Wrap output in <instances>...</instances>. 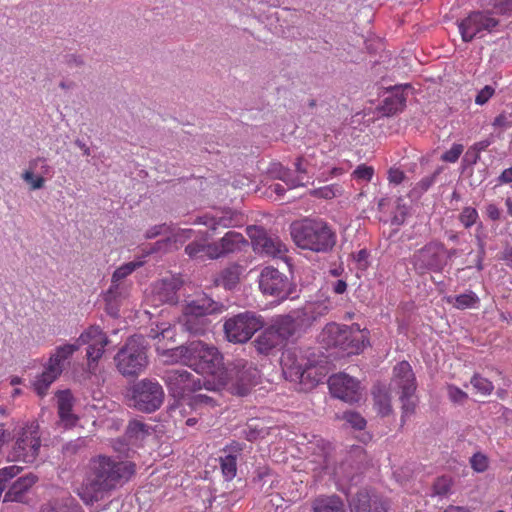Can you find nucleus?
<instances>
[{
	"label": "nucleus",
	"instance_id": "nucleus-39",
	"mask_svg": "<svg viewBox=\"0 0 512 512\" xmlns=\"http://www.w3.org/2000/svg\"><path fill=\"white\" fill-rule=\"evenodd\" d=\"M314 446L319 447L320 452L319 454L315 455V457L311 459L310 462L317 465V467L314 468L315 470L317 468L327 469L329 445L324 443L322 439H315V443H310L308 449L314 451Z\"/></svg>",
	"mask_w": 512,
	"mask_h": 512
},
{
	"label": "nucleus",
	"instance_id": "nucleus-35",
	"mask_svg": "<svg viewBox=\"0 0 512 512\" xmlns=\"http://www.w3.org/2000/svg\"><path fill=\"white\" fill-rule=\"evenodd\" d=\"M61 374L54 371L49 366L45 365L44 371L36 377L33 382L35 392L43 397L46 395L50 385L60 376Z\"/></svg>",
	"mask_w": 512,
	"mask_h": 512
},
{
	"label": "nucleus",
	"instance_id": "nucleus-33",
	"mask_svg": "<svg viewBox=\"0 0 512 512\" xmlns=\"http://www.w3.org/2000/svg\"><path fill=\"white\" fill-rule=\"evenodd\" d=\"M242 274V267L238 264H232L224 268L215 279L217 285L226 289H233L239 282Z\"/></svg>",
	"mask_w": 512,
	"mask_h": 512
},
{
	"label": "nucleus",
	"instance_id": "nucleus-13",
	"mask_svg": "<svg viewBox=\"0 0 512 512\" xmlns=\"http://www.w3.org/2000/svg\"><path fill=\"white\" fill-rule=\"evenodd\" d=\"M75 343L78 349L83 345L87 346L88 369L90 372H94L98 360L102 357L105 347L109 343L108 337L99 326H90L80 334Z\"/></svg>",
	"mask_w": 512,
	"mask_h": 512
},
{
	"label": "nucleus",
	"instance_id": "nucleus-5",
	"mask_svg": "<svg viewBox=\"0 0 512 512\" xmlns=\"http://www.w3.org/2000/svg\"><path fill=\"white\" fill-rule=\"evenodd\" d=\"M319 341L324 347L338 349L345 355L359 354L366 346V337L358 328L337 323L327 324L319 335Z\"/></svg>",
	"mask_w": 512,
	"mask_h": 512
},
{
	"label": "nucleus",
	"instance_id": "nucleus-18",
	"mask_svg": "<svg viewBox=\"0 0 512 512\" xmlns=\"http://www.w3.org/2000/svg\"><path fill=\"white\" fill-rule=\"evenodd\" d=\"M153 251L154 250L148 251L145 255L138 257L134 261L121 265L114 271L111 279V286L106 293L107 301H113L125 295L126 288L122 281L136 269L142 267L145 264L144 258Z\"/></svg>",
	"mask_w": 512,
	"mask_h": 512
},
{
	"label": "nucleus",
	"instance_id": "nucleus-50",
	"mask_svg": "<svg viewBox=\"0 0 512 512\" xmlns=\"http://www.w3.org/2000/svg\"><path fill=\"white\" fill-rule=\"evenodd\" d=\"M343 419L348 423L352 428L357 430H362L366 426V420L357 412L347 411L343 414Z\"/></svg>",
	"mask_w": 512,
	"mask_h": 512
},
{
	"label": "nucleus",
	"instance_id": "nucleus-1",
	"mask_svg": "<svg viewBox=\"0 0 512 512\" xmlns=\"http://www.w3.org/2000/svg\"><path fill=\"white\" fill-rule=\"evenodd\" d=\"M162 353L172 362H181L198 374L211 376L212 380L204 381L207 390L219 391L228 383L229 373L224 367L223 356L213 345L194 340Z\"/></svg>",
	"mask_w": 512,
	"mask_h": 512
},
{
	"label": "nucleus",
	"instance_id": "nucleus-32",
	"mask_svg": "<svg viewBox=\"0 0 512 512\" xmlns=\"http://www.w3.org/2000/svg\"><path fill=\"white\" fill-rule=\"evenodd\" d=\"M312 508L314 512H346L343 501L335 495L316 498Z\"/></svg>",
	"mask_w": 512,
	"mask_h": 512
},
{
	"label": "nucleus",
	"instance_id": "nucleus-9",
	"mask_svg": "<svg viewBox=\"0 0 512 512\" xmlns=\"http://www.w3.org/2000/svg\"><path fill=\"white\" fill-rule=\"evenodd\" d=\"M263 326L264 320L260 315L246 311L228 318L223 328L229 342L246 343Z\"/></svg>",
	"mask_w": 512,
	"mask_h": 512
},
{
	"label": "nucleus",
	"instance_id": "nucleus-52",
	"mask_svg": "<svg viewBox=\"0 0 512 512\" xmlns=\"http://www.w3.org/2000/svg\"><path fill=\"white\" fill-rule=\"evenodd\" d=\"M464 146L454 143L449 150L442 154L441 160L447 163H455L463 153Z\"/></svg>",
	"mask_w": 512,
	"mask_h": 512
},
{
	"label": "nucleus",
	"instance_id": "nucleus-20",
	"mask_svg": "<svg viewBox=\"0 0 512 512\" xmlns=\"http://www.w3.org/2000/svg\"><path fill=\"white\" fill-rule=\"evenodd\" d=\"M390 387L399 394L415 393L416 377L407 361L399 362L394 366Z\"/></svg>",
	"mask_w": 512,
	"mask_h": 512
},
{
	"label": "nucleus",
	"instance_id": "nucleus-54",
	"mask_svg": "<svg viewBox=\"0 0 512 512\" xmlns=\"http://www.w3.org/2000/svg\"><path fill=\"white\" fill-rule=\"evenodd\" d=\"M447 393H448L449 399L452 402L457 403V404H462L468 398L467 393L455 385H448Z\"/></svg>",
	"mask_w": 512,
	"mask_h": 512
},
{
	"label": "nucleus",
	"instance_id": "nucleus-4",
	"mask_svg": "<svg viewBox=\"0 0 512 512\" xmlns=\"http://www.w3.org/2000/svg\"><path fill=\"white\" fill-rule=\"evenodd\" d=\"M290 229L294 243L301 249L325 253L336 243L335 233L320 219H303L293 223Z\"/></svg>",
	"mask_w": 512,
	"mask_h": 512
},
{
	"label": "nucleus",
	"instance_id": "nucleus-41",
	"mask_svg": "<svg viewBox=\"0 0 512 512\" xmlns=\"http://www.w3.org/2000/svg\"><path fill=\"white\" fill-rule=\"evenodd\" d=\"M220 467L225 479L232 480L236 476L237 472V457L232 454L221 456Z\"/></svg>",
	"mask_w": 512,
	"mask_h": 512
},
{
	"label": "nucleus",
	"instance_id": "nucleus-30",
	"mask_svg": "<svg viewBox=\"0 0 512 512\" xmlns=\"http://www.w3.org/2000/svg\"><path fill=\"white\" fill-rule=\"evenodd\" d=\"M282 344L279 336H277L271 326L263 330L254 340L256 350L264 355L269 354L274 348Z\"/></svg>",
	"mask_w": 512,
	"mask_h": 512
},
{
	"label": "nucleus",
	"instance_id": "nucleus-43",
	"mask_svg": "<svg viewBox=\"0 0 512 512\" xmlns=\"http://www.w3.org/2000/svg\"><path fill=\"white\" fill-rule=\"evenodd\" d=\"M188 404L192 409L199 410L202 414L204 409L213 408L215 401L211 397L199 393L189 398Z\"/></svg>",
	"mask_w": 512,
	"mask_h": 512
},
{
	"label": "nucleus",
	"instance_id": "nucleus-62",
	"mask_svg": "<svg viewBox=\"0 0 512 512\" xmlns=\"http://www.w3.org/2000/svg\"><path fill=\"white\" fill-rule=\"evenodd\" d=\"M405 179V174L398 168H391L388 172V180L393 184H400Z\"/></svg>",
	"mask_w": 512,
	"mask_h": 512
},
{
	"label": "nucleus",
	"instance_id": "nucleus-7",
	"mask_svg": "<svg viewBox=\"0 0 512 512\" xmlns=\"http://www.w3.org/2000/svg\"><path fill=\"white\" fill-rule=\"evenodd\" d=\"M221 311L217 302L206 295L188 301L182 309L179 322L191 334H202L206 330V316Z\"/></svg>",
	"mask_w": 512,
	"mask_h": 512
},
{
	"label": "nucleus",
	"instance_id": "nucleus-28",
	"mask_svg": "<svg viewBox=\"0 0 512 512\" xmlns=\"http://www.w3.org/2000/svg\"><path fill=\"white\" fill-rule=\"evenodd\" d=\"M328 306L321 302L306 304L303 308L294 312L301 325L309 326L321 316L327 314Z\"/></svg>",
	"mask_w": 512,
	"mask_h": 512
},
{
	"label": "nucleus",
	"instance_id": "nucleus-51",
	"mask_svg": "<svg viewBox=\"0 0 512 512\" xmlns=\"http://www.w3.org/2000/svg\"><path fill=\"white\" fill-rule=\"evenodd\" d=\"M470 465L475 472L482 473L487 470L489 466V459L482 453H475L470 458Z\"/></svg>",
	"mask_w": 512,
	"mask_h": 512
},
{
	"label": "nucleus",
	"instance_id": "nucleus-53",
	"mask_svg": "<svg viewBox=\"0 0 512 512\" xmlns=\"http://www.w3.org/2000/svg\"><path fill=\"white\" fill-rule=\"evenodd\" d=\"M23 179L30 184L33 190L41 189L44 186L45 179L42 176H37L30 169L23 173Z\"/></svg>",
	"mask_w": 512,
	"mask_h": 512
},
{
	"label": "nucleus",
	"instance_id": "nucleus-15",
	"mask_svg": "<svg viewBox=\"0 0 512 512\" xmlns=\"http://www.w3.org/2000/svg\"><path fill=\"white\" fill-rule=\"evenodd\" d=\"M164 379L169 391L175 398H184L204 386L200 377H195L184 369L168 370Z\"/></svg>",
	"mask_w": 512,
	"mask_h": 512
},
{
	"label": "nucleus",
	"instance_id": "nucleus-11",
	"mask_svg": "<svg viewBox=\"0 0 512 512\" xmlns=\"http://www.w3.org/2000/svg\"><path fill=\"white\" fill-rule=\"evenodd\" d=\"M259 288L264 295L272 296L279 302L286 300L295 290L291 280L273 267H265L261 271Z\"/></svg>",
	"mask_w": 512,
	"mask_h": 512
},
{
	"label": "nucleus",
	"instance_id": "nucleus-60",
	"mask_svg": "<svg viewBox=\"0 0 512 512\" xmlns=\"http://www.w3.org/2000/svg\"><path fill=\"white\" fill-rule=\"evenodd\" d=\"M192 233H193L192 229H178L177 231H175L173 233L172 238L171 237L167 238V241H171L173 239V241L175 243L176 242L183 243L185 240L191 238Z\"/></svg>",
	"mask_w": 512,
	"mask_h": 512
},
{
	"label": "nucleus",
	"instance_id": "nucleus-27",
	"mask_svg": "<svg viewBox=\"0 0 512 512\" xmlns=\"http://www.w3.org/2000/svg\"><path fill=\"white\" fill-rule=\"evenodd\" d=\"M77 350L78 346L75 342L57 346L54 352L50 355L46 365L61 374L64 369L65 361L68 360Z\"/></svg>",
	"mask_w": 512,
	"mask_h": 512
},
{
	"label": "nucleus",
	"instance_id": "nucleus-57",
	"mask_svg": "<svg viewBox=\"0 0 512 512\" xmlns=\"http://www.w3.org/2000/svg\"><path fill=\"white\" fill-rule=\"evenodd\" d=\"M494 93L495 89L490 85H486L476 95L475 103L477 105H484L494 95Z\"/></svg>",
	"mask_w": 512,
	"mask_h": 512
},
{
	"label": "nucleus",
	"instance_id": "nucleus-24",
	"mask_svg": "<svg viewBox=\"0 0 512 512\" xmlns=\"http://www.w3.org/2000/svg\"><path fill=\"white\" fill-rule=\"evenodd\" d=\"M351 512H386L381 499L370 495L367 491H360L349 500Z\"/></svg>",
	"mask_w": 512,
	"mask_h": 512
},
{
	"label": "nucleus",
	"instance_id": "nucleus-37",
	"mask_svg": "<svg viewBox=\"0 0 512 512\" xmlns=\"http://www.w3.org/2000/svg\"><path fill=\"white\" fill-rule=\"evenodd\" d=\"M175 328L170 322H156L151 326L148 336L152 339L174 340Z\"/></svg>",
	"mask_w": 512,
	"mask_h": 512
},
{
	"label": "nucleus",
	"instance_id": "nucleus-61",
	"mask_svg": "<svg viewBox=\"0 0 512 512\" xmlns=\"http://www.w3.org/2000/svg\"><path fill=\"white\" fill-rule=\"evenodd\" d=\"M492 125L494 127H499V128H503V129L511 127L512 126V121H510V115H508L506 113L499 114L494 119Z\"/></svg>",
	"mask_w": 512,
	"mask_h": 512
},
{
	"label": "nucleus",
	"instance_id": "nucleus-59",
	"mask_svg": "<svg viewBox=\"0 0 512 512\" xmlns=\"http://www.w3.org/2000/svg\"><path fill=\"white\" fill-rule=\"evenodd\" d=\"M169 230L170 228L166 224L155 225L146 231L145 237L152 239L159 235L166 234Z\"/></svg>",
	"mask_w": 512,
	"mask_h": 512
},
{
	"label": "nucleus",
	"instance_id": "nucleus-47",
	"mask_svg": "<svg viewBox=\"0 0 512 512\" xmlns=\"http://www.w3.org/2000/svg\"><path fill=\"white\" fill-rule=\"evenodd\" d=\"M474 389L482 395H490L494 389V385L488 379L476 374L471 379Z\"/></svg>",
	"mask_w": 512,
	"mask_h": 512
},
{
	"label": "nucleus",
	"instance_id": "nucleus-56",
	"mask_svg": "<svg viewBox=\"0 0 512 512\" xmlns=\"http://www.w3.org/2000/svg\"><path fill=\"white\" fill-rule=\"evenodd\" d=\"M373 173L374 170L372 167L360 165L354 170L353 176L357 180L370 181L373 176Z\"/></svg>",
	"mask_w": 512,
	"mask_h": 512
},
{
	"label": "nucleus",
	"instance_id": "nucleus-36",
	"mask_svg": "<svg viewBox=\"0 0 512 512\" xmlns=\"http://www.w3.org/2000/svg\"><path fill=\"white\" fill-rule=\"evenodd\" d=\"M406 103V98L403 93L398 89L395 90L391 95L387 96L383 103V111L385 114H395L401 111Z\"/></svg>",
	"mask_w": 512,
	"mask_h": 512
},
{
	"label": "nucleus",
	"instance_id": "nucleus-42",
	"mask_svg": "<svg viewBox=\"0 0 512 512\" xmlns=\"http://www.w3.org/2000/svg\"><path fill=\"white\" fill-rule=\"evenodd\" d=\"M440 170L432 175L422 178L410 191L409 196L414 199L420 198L436 181L437 175Z\"/></svg>",
	"mask_w": 512,
	"mask_h": 512
},
{
	"label": "nucleus",
	"instance_id": "nucleus-21",
	"mask_svg": "<svg viewBox=\"0 0 512 512\" xmlns=\"http://www.w3.org/2000/svg\"><path fill=\"white\" fill-rule=\"evenodd\" d=\"M193 224L204 225L211 230H216L219 227L229 228L239 226L241 224V217L238 213L231 210L216 211L213 214L207 213L198 216Z\"/></svg>",
	"mask_w": 512,
	"mask_h": 512
},
{
	"label": "nucleus",
	"instance_id": "nucleus-58",
	"mask_svg": "<svg viewBox=\"0 0 512 512\" xmlns=\"http://www.w3.org/2000/svg\"><path fill=\"white\" fill-rule=\"evenodd\" d=\"M309 161H308V158L307 157H301L297 160V162L295 163V167H296V172H297V175H302L305 177V182L306 184L309 183V176L307 175L308 174V171H307V166L309 165Z\"/></svg>",
	"mask_w": 512,
	"mask_h": 512
},
{
	"label": "nucleus",
	"instance_id": "nucleus-31",
	"mask_svg": "<svg viewBox=\"0 0 512 512\" xmlns=\"http://www.w3.org/2000/svg\"><path fill=\"white\" fill-rule=\"evenodd\" d=\"M270 173L274 178L282 180L289 189L306 185L304 176L294 175L291 170L286 169L281 164H273Z\"/></svg>",
	"mask_w": 512,
	"mask_h": 512
},
{
	"label": "nucleus",
	"instance_id": "nucleus-45",
	"mask_svg": "<svg viewBox=\"0 0 512 512\" xmlns=\"http://www.w3.org/2000/svg\"><path fill=\"white\" fill-rule=\"evenodd\" d=\"M310 194L318 198L332 199L342 194V188L340 185L331 184L314 189L310 192Z\"/></svg>",
	"mask_w": 512,
	"mask_h": 512
},
{
	"label": "nucleus",
	"instance_id": "nucleus-26",
	"mask_svg": "<svg viewBox=\"0 0 512 512\" xmlns=\"http://www.w3.org/2000/svg\"><path fill=\"white\" fill-rule=\"evenodd\" d=\"M299 324L297 315H281L273 319L270 326L284 343L294 335Z\"/></svg>",
	"mask_w": 512,
	"mask_h": 512
},
{
	"label": "nucleus",
	"instance_id": "nucleus-40",
	"mask_svg": "<svg viewBox=\"0 0 512 512\" xmlns=\"http://www.w3.org/2000/svg\"><path fill=\"white\" fill-rule=\"evenodd\" d=\"M399 398L402 403L401 421L404 423L408 418H410L415 413L417 406V398L415 397V393H403L400 394Z\"/></svg>",
	"mask_w": 512,
	"mask_h": 512
},
{
	"label": "nucleus",
	"instance_id": "nucleus-55",
	"mask_svg": "<svg viewBox=\"0 0 512 512\" xmlns=\"http://www.w3.org/2000/svg\"><path fill=\"white\" fill-rule=\"evenodd\" d=\"M450 489H451V480L446 477L438 478L433 485L434 494L438 495V496L446 495L450 491Z\"/></svg>",
	"mask_w": 512,
	"mask_h": 512
},
{
	"label": "nucleus",
	"instance_id": "nucleus-38",
	"mask_svg": "<svg viewBox=\"0 0 512 512\" xmlns=\"http://www.w3.org/2000/svg\"><path fill=\"white\" fill-rule=\"evenodd\" d=\"M457 309L475 308L479 303V297L473 291H467L448 300Z\"/></svg>",
	"mask_w": 512,
	"mask_h": 512
},
{
	"label": "nucleus",
	"instance_id": "nucleus-46",
	"mask_svg": "<svg viewBox=\"0 0 512 512\" xmlns=\"http://www.w3.org/2000/svg\"><path fill=\"white\" fill-rule=\"evenodd\" d=\"M257 370L252 366H249L245 371H243L240 375L241 385L239 387V394L244 395L247 393L250 385L255 383L257 377Z\"/></svg>",
	"mask_w": 512,
	"mask_h": 512
},
{
	"label": "nucleus",
	"instance_id": "nucleus-2",
	"mask_svg": "<svg viewBox=\"0 0 512 512\" xmlns=\"http://www.w3.org/2000/svg\"><path fill=\"white\" fill-rule=\"evenodd\" d=\"M134 472L135 465L132 462L100 455L90 460L86 476L77 493L86 504H92L126 483Z\"/></svg>",
	"mask_w": 512,
	"mask_h": 512
},
{
	"label": "nucleus",
	"instance_id": "nucleus-16",
	"mask_svg": "<svg viewBox=\"0 0 512 512\" xmlns=\"http://www.w3.org/2000/svg\"><path fill=\"white\" fill-rule=\"evenodd\" d=\"M328 385L331 394L345 402L354 403L361 399L359 381L346 373L332 375Z\"/></svg>",
	"mask_w": 512,
	"mask_h": 512
},
{
	"label": "nucleus",
	"instance_id": "nucleus-25",
	"mask_svg": "<svg viewBox=\"0 0 512 512\" xmlns=\"http://www.w3.org/2000/svg\"><path fill=\"white\" fill-rule=\"evenodd\" d=\"M58 414L65 427H72L76 424L78 417L72 413L73 396L69 390L57 393Z\"/></svg>",
	"mask_w": 512,
	"mask_h": 512
},
{
	"label": "nucleus",
	"instance_id": "nucleus-6",
	"mask_svg": "<svg viewBox=\"0 0 512 512\" xmlns=\"http://www.w3.org/2000/svg\"><path fill=\"white\" fill-rule=\"evenodd\" d=\"M117 369L124 376L140 374L148 364L146 342L143 336L130 337L115 356Z\"/></svg>",
	"mask_w": 512,
	"mask_h": 512
},
{
	"label": "nucleus",
	"instance_id": "nucleus-64",
	"mask_svg": "<svg viewBox=\"0 0 512 512\" xmlns=\"http://www.w3.org/2000/svg\"><path fill=\"white\" fill-rule=\"evenodd\" d=\"M496 9L499 13L510 14L512 13V0H502L496 5Z\"/></svg>",
	"mask_w": 512,
	"mask_h": 512
},
{
	"label": "nucleus",
	"instance_id": "nucleus-22",
	"mask_svg": "<svg viewBox=\"0 0 512 512\" xmlns=\"http://www.w3.org/2000/svg\"><path fill=\"white\" fill-rule=\"evenodd\" d=\"M248 245L245 237L236 231H228L221 239L215 242L217 259L229 254L238 253Z\"/></svg>",
	"mask_w": 512,
	"mask_h": 512
},
{
	"label": "nucleus",
	"instance_id": "nucleus-17",
	"mask_svg": "<svg viewBox=\"0 0 512 512\" xmlns=\"http://www.w3.org/2000/svg\"><path fill=\"white\" fill-rule=\"evenodd\" d=\"M250 237L253 242L254 250L259 254L273 258H281L287 251L286 245L278 236L268 235L262 228L251 229Z\"/></svg>",
	"mask_w": 512,
	"mask_h": 512
},
{
	"label": "nucleus",
	"instance_id": "nucleus-34",
	"mask_svg": "<svg viewBox=\"0 0 512 512\" xmlns=\"http://www.w3.org/2000/svg\"><path fill=\"white\" fill-rule=\"evenodd\" d=\"M374 407L379 414L386 416L392 411L391 397L384 385H377L373 389Z\"/></svg>",
	"mask_w": 512,
	"mask_h": 512
},
{
	"label": "nucleus",
	"instance_id": "nucleus-12",
	"mask_svg": "<svg viewBox=\"0 0 512 512\" xmlns=\"http://www.w3.org/2000/svg\"><path fill=\"white\" fill-rule=\"evenodd\" d=\"M411 262L419 274L441 272L446 265L445 247L442 243L430 242L414 252Z\"/></svg>",
	"mask_w": 512,
	"mask_h": 512
},
{
	"label": "nucleus",
	"instance_id": "nucleus-23",
	"mask_svg": "<svg viewBox=\"0 0 512 512\" xmlns=\"http://www.w3.org/2000/svg\"><path fill=\"white\" fill-rule=\"evenodd\" d=\"M38 481L37 475L28 473L15 480L4 495L3 502H23L29 490Z\"/></svg>",
	"mask_w": 512,
	"mask_h": 512
},
{
	"label": "nucleus",
	"instance_id": "nucleus-10",
	"mask_svg": "<svg viewBox=\"0 0 512 512\" xmlns=\"http://www.w3.org/2000/svg\"><path fill=\"white\" fill-rule=\"evenodd\" d=\"M164 396V390L157 381L142 379L132 387L131 401L139 411L151 413L161 407Z\"/></svg>",
	"mask_w": 512,
	"mask_h": 512
},
{
	"label": "nucleus",
	"instance_id": "nucleus-8",
	"mask_svg": "<svg viewBox=\"0 0 512 512\" xmlns=\"http://www.w3.org/2000/svg\"><path fill=\"white\" fill-rule=\"evenodd\" d=\"M40 448L39 425L35 422L27 423L18 432L8 457L12 461L32 464L36 461Z\"/></svg>",
	"mask_w": 512,
	"mask_h": 512
},
{
	"label": "nucleus",
	"instance_id": "nucleus-49",
	"mask_svg": "<svg viewBox=\"0 0 512 512\" xmlns=\"http://www.w3.org/2000/svg\"><path fill=\"white\" fill-rule=\"evenodd\" d=\"M479 215L475 208L473 207H465L459 215L460 222L464 225L465 228H470L473 226L478 220Z\"/></svg>",
	"mask_w": 512,
	"mask_h": 512
},
{
	"label": "nucleus",
	"instance_id": "nucleus-29",
	"mask_svg": "<svg viewBox=\"0 0 512 512\" xmlns=\"http://www.w3.org/2000/svg\"><path fill=\"white\" fill-rule=\"evenodd\" d=\"M185 252L191 259L195 260L217 259L215 242L193 241L186 246Z\"/></svg>",
	"mask_w": 512,
	"mask_h": 512
},
{
	"label": "nucleus",
	"instance_id": "nucleus-63",
	"mask_svg": "<svg viewBox=\"0 0 512 512\" xmlns=\"http://www.w3.org/2000/svg\"><path fill=\"white\" fill-rule=\"evenodd\" d=\"M65 62L69 68H77L82 67L84 65V60L81 56L70 54L65 57Z\"/></svg>",
	"mask_w": 512,
	"mask_h": 512
},
{
	"label": "nucleus",
	"instance_id": "nucleus-19",
	"mask_svg": "<svg viewBox=\"0 0 512 512\" xmlns=\"http://www.w3.org/2000/svg\"><path fill=\"white\" fill-rule=\"evenodd\" d=\"M180 288L178 279L171 277L156 282L147 296V301L152 306L160 304L174 305L178 301L177 291Z\"/></svg>",
	"mask_w": 512,
	"mask_h": 512
},
{
	"label": "nucleus",
	"instance_id": "nucleus-44",
	"mask_svg": "<svg viewBox=\"0 0 512 512\" xmlns=\"http://www.w3.org/2000/svg\"><path fill=\"white\" fill-rule=\"evenodd\" d=\"M37 176H52L53 168L48 164L45 158H36L29 163V168Z\"/></svg>",
	"mask_w": 512,
	"mask_h": 512
},
{
	"label": "nucleus",
	"instance_id": "nucleus-14",
	"mask_svg": "<svg viewBox=\"0 0 512 512\" xmlns=\"http://www.w3.org/2000/svg\"><path fill=\"white\" fill-rule=\"evenodd\" d=\"M498 25V20L489 12H472L463 19L458 27L464 42H470L475 37H482L485 32H492Z\"/></svg>",
	"mask_w": 512,
	"mask_h": 512
},
{
	"label": "nucleus",
	"instance_id": "nucleus-48",
	"mask_svg": "<svg viewBox=\"0 0 512 512\" xmlns=\"http://www.w3.org/2000/svg\"><path fill=\"white\" fill-rule=\"evenodd\" d=\"M146 434V425L140 421H131L126 429V436L130 440H139Z\"/></svg>",
	"mask_w": 512,
	"mask_h": 512
},
{
	"label": "nucleus",
	"instance_id": "nucleus-3",
	"mask_svg": "<svg viewBox=\"0 0 512 512\" xmlns=\"http://www.w3.org/2000/svg\"><path fill=\"white\" fill-rule=\"evenodd\" d=\"M309 350L301 348L288 349L281 357L282 371L285 378L291 382L299 383L302 389H311L323 378V373L317 367L316 359L311 358Z\"/></svg>",
	"mask_w": 512,
	"mask_h": 512
}]
</instances>
